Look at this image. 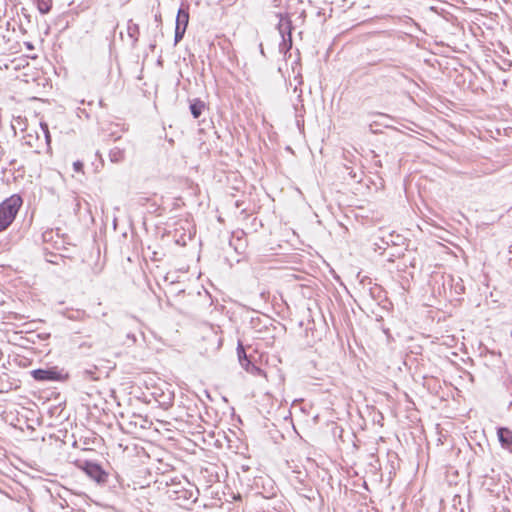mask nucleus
I'll return each mask as SVG.
<instances>
[{"label":"nucleus","mask_w":512,"mask_h":512,"mask_svg":"<svg viewBox=\"0 0 512 512\" xmlns=\"http://www.w3.org/2000/svg\"><path fill=\"white\" fill-rule=\"evenodd\" d=\"M497 437L501 447L512 453V430L508 427H498Z\"/></svg>","instance_id":"nucleus-7"},{"label":"nucleus","mask_w":512,"mask_h":512,"mask_svg":"<svg viewBox=\"0 0 512 512\" xmlns=\"http://www.w3.org/2000/svg\"><path fill=\"white\" fill-rule=\"evenodd\" d=\"M349 175H350V177H351L352 179H356V178H357V174H356L352 169H350V171H349Z\"/></svg>","instance_id":"nucleus-20"},{"label":"nucleus","mask_w":512,"mask_h":512,"mask_svg":"<svg viewBox=\"0 0 512 512\" xmlns=\"http://www.w3.org/2000/svg\"><path fill=\"white\" fill-rule=\"evenodd\" d=\"M185 31L186 30H184L183 27H175V34H174L175 45L183 39Z\"/></svg>","instance_id":"nucleus-17"},{"label":"nucleus","mask_w":512,"mask_h":512,"mask_svg":"<svg viewBox=\"0 0 512 512\" xmlns=\"http://www.w3.org/2000/svg\"><path fill=\"white\" fill-rule=\"evenodd\" d=\"M22 203V198L17 194L6 198L0 203V233L13 223Z\"/></svg>","instance_id":"nucleus-2"},{"label":"nucleus","mask_w":512,"mask_h":512,"mask_svg":"<svg viewBox=\"0 0 512 512\" xmlns=\"http://www.w3.org/2000/svg\"><path fill=\"white\" fill-rule=\"evenodd\" d=\"M78 467L98 485H105L108 483L109 474L102 468V466L94 461L84 460L79 461Z\"/></svg>","instance_id":"nucleus-3"},{"label":"nucleus","mask_w":512,"mask_h":512,"mask_svg":"<svg viewBox=\"0 0 512 512\" xmlns=\"http://www.w3.org/2000/svg\"><path fill=\"white\" fill-rule=\"evenodd\" d=\"M279 22L277 24V30L280 34V36H284L287 34H292V31L294 29L292 21L288 15H284L279 13Z\"/></svg>","instance_id":"nucleus-8"},{"label":"nucleus","mask_w":512,"mask_h":512,"mask_svg":"<svg viewBox=\"0 0 512 512\" xmlns=\"http://www.w3.org/2000/svg\"><path fill=\"white\" fill-rule=\"evenodd\" d=\"M40 128L44 134V137H45V141L47 143V145L49 146L50 145V142H51V135H50V132H49V127H48V124L45 123V122H41L40 123Z\"/></svg>","instance_id":"nucleus-16"},{"label":"nucleus","mask_w":512,"mask_h":512,"mask_svg":"<svg viewBox=\"0 0 512 512\" xmlns=\"http://www.w3.org/2000/svg\"><path fill=\"white\" fill-rule=\"evenodd\" d=\"M206 105L205 103L200 100L199 98H195L190 101V112L193 116V118L197 119L201 116L203 110L205 109Z\"/></svg>","instance_id":"nucleus-9"},{"label":"nucleus","mask_w":512,"mask_h":512,"mask_svg":"<svg viewBox=\"0 0 512 512\" xmlns=\"http://www.w3.org/2000/svg\"><path fill=\"white\" fill-rule=\"evenodd\" d=\"M96 370H97V367L96 366H93L92 368H89V369H84L82 371V377L86 380H96L98 379L95 374H96Z\"/></svg>","instance_id":"nucleus-15"},{"label":"nucleus","mask_w":512,"mask_h":512,"mask_svg":"<svg viewBox=\"0 0 512 512\" xmlns=\"http://www.w3.org/2000/svg\"><path fill=\"white\" fill-rule=\"evenodd\" d=\"M189 22V14L183 9L178 10V14L176 17V26L175 27H183L184 30L187 29Z\"/></svg>","instance_id":"nucleus-13"},{"label":"nucleus","mask_w":512,"mask_h":512,"mask_svg":"<svg viewBox=\"0 0 512 512\" xmlns=\"http://www.w3.org/2000/svg\"><path fill=\"white\" fill-rule=\"evenodd\" d=\"M42 241L46 245L45 250L50 248L61 250L64 248V239L59 235V230L47 229L42 233Z\"/></svg>","instance_id":"nucleus-5"},{"label":"nucleus","mask_w":512,"mask_h":512,"mask_svg":"<svg viewBox=\"0 0 512 512\" xmlns=\"http://www.w3.org/2000/svg\"><path fill=\"white\" fill-rule=\"evenodd\" d=\"M169 498L176 501L181 507H188L195 503L199 496L198 488L184 477H173L166 481Z\"/></svg>","instance_id":"nucleus-1"},{"label":"nucleus","mask_w":512,"mask_h":512,"mask_svg":"<svg viewBox=\"0 0 512 512\" xmlns=\"http://www.w3.org/2000/svg\"><path fill=\"white\" fill-rule=\"evenodd\" d=\"M127 339H129L132 343L136 342V336L133 333H128L127 334Z\"/></svg>","instance_id":"nucleus-19"},{"label":"nucleus","mask_w":512,"mask_h":512,"mask_svg":"<svg viewBox=\"0 0 512 512\" xmlns=\"http://www.w3.org/2000/svg\"><path fill=\"white\" fill-rule=\"evenodd\" d=\"M73 169L75 172H82L83 171V163L81 161H75L73 163Z\"/></svg>","instance_id":"nucleus-18"},{"label":"nucleus","mask_w":512,"mask_h":512,"mask_svg":"<svg viewBox=\"0 0 512 512\" xmlns=\"http://www.w3.org/2000/svg\"><path fill=\"white\" fill-rule=\"evenodd\" d=\"M79 347H80V348H82V347H88V348H90V347H91V345H88V344H86V343H82Z\"/></svg>","instance_id":"nucleus-22"},{"label":"nucleus","mask_w":512,"mask_h":512,"mask_svg":"<svg viewBox=\"0 0 512 512\" xmlns=\"http://www.w3.org/2000/svg\"><path fill=\"white\" fill-rule=\"evenodd\" d=\"M31 376L39 382L64 381L68 378V375L58 370L57 367L34 369L31 371Z\"/></svg>","instance_id":"nucleus-4"},{"label":"nucleus","mask_w":512,"mask_h":512,"mask_svg":"<svg viewBox=\"0 0 512 512\" xmlns=\"http://www.w3.org/2000/svg\"><path fill=\"white\" fill-rule=\"evenodd\" d=\"M37 7L41 14H47L51 10V4L49 0H37Z\"/></svg>","instance_id":"nucleus-14"},{"label":"nucleus","mask_w":512,"mask_h":512,"mask_svg":"<svg viewBox=\"0 0 512 512\" xmlns=\"http://www.w3.org/2000/svg\"><path fill=\"white\" fill-rule=\"evenodd\" d=\"M127 34L133 40V47H135L140 34L139 25L133 23L132 20H129L127 25Z\"/></svg>","instance_id":"nucleus-10"},{"label":"nucleus","mask_w":512,"mask_h":512,"mask_svg":"<svg viewBox=\"0 0 512 512\" xmlns=\"http://www.w3.org/2000/svg\"><path fill=\"white\" fill-rule=\"evenodd\" d=\"M243 471H247L249 469L248 466H242Z\"/></svg>","instance_id":"nucleus-23"},{"label":"nucleus","mask_w":512,"mask_h":512,"mask_svg":"<svg viewBox=\"0 0 512 512\" xmlns=\"http://www.w3.org/2000/svg\"><path fill=\"white\" fill-rule=\"evenodd\" d=\"M292 48V34L281 36V42L279 43V52L286 54Z\"/></svg>","instance_id":"nucleus-12"},{"label":"nucleus","mask_w":512,"mask_h":512,"mask_svg":"<svg viewBox=\"0 0 512 512\" xmlns=\"http://www.w3.org/2000/svg\"><path fill=\"white\" fill-rule=\"evenodd\" d=\"M237 356L240 365L250 374L259 375L262 370L256 366L251 359L247 356L246 351L242 343L239 341L237 346Z\"/></svg>","instance_id":"nucleus-6"},{"label":"nucleus","mask_w":512,"mask_h":512,"mask_svg":"<svg viewBox=\"0 0 512 512\" xmlns=\"http://www.w3.org/2000/svg\"><path fill=\"white\" fill-rule=\"evenodd\" d=\"M125 158V150L120 147H113L109 151V159L113 163H120Z\"/></svg>","instance_id":"nucleus-11"},{"label":"nucleus","mask_w":512,"mask_h":512,"mask_svg":"<svg viewBox=\"0 0 512 512\" xmlns=\"http://www.w3.org/2000/svg\"><path fill=\"white\" fill-rule=\"evenodd\" d=\"M150 48H151V49H154V48H155V44H151V45H150Z\"/></svg>","instance_id":"nucleus-24"},{"label":"nucleus","mask_w":512,"mask_h":512,"mask_svg":"<svg viewBox=\"0 0 512 512\" xmlns=\"http://www.w3.org/2000/svg\"><path fill=\"white\" fill-rule=\"evenodd\" d=\"M155 21L160 23L161 22V15H155Z\"/></svg>","instance_id":"nucleus-21"},{"label":"nucleus","mask_w":512,"mask_h":512,"mask_svg":"<svg viewBox=\"0 0 512 512\" xmlns=\"http://www.w3.org/2000/svg\"><path fill=\"white\" fill-rule=\"evenodd\" d=\"M510 405H512V402L510 403Z\"/></svg>","instance_id":"nucleus-25"}]
</instances>
